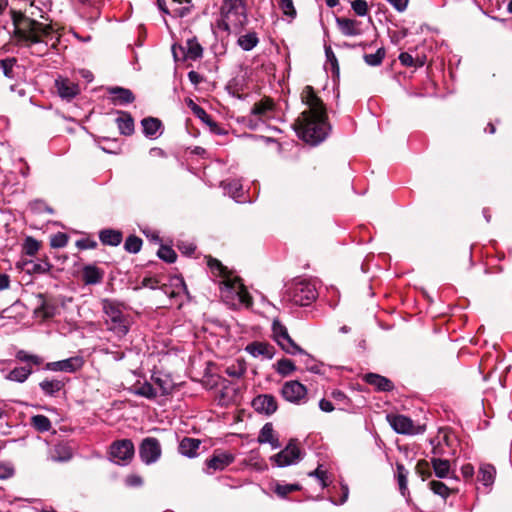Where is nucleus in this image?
Instances as JSON below:
<instances>
[{"instance_id": "f257e3e1", "label": "nucleus", "mask_w": 512, "mask_h": 512, "mask_svg": "<svg viewBox=\"0 0 512 512\" xmlns=\"http://www.w3.org/2000/svg\"><path fill=\"white\" fill-rule=\"evenodd\" d=\"M11 13L14 39L18 46L28 48L32 55L39 57L47 55L50 48H57L61 35L51 24H43L21 12Z\"/></svg>"}, {"instance_id": "f03ea898", "label": "nucleus", "mask_w": 512, "mask_h": 512, "mask_svg": "<svg viewBox=\"0 0 512 512\" xmlns=\"http://www.w3.org/2000/svg\"><path fill=\"white\" fill-rule=\"evenodd\" d=\"M301 100L307 108L294 124L295 131L303 141L317 145L325 140L330 131L326 108L313 87L309 85L303 88Z\"/></svg>"}, {"instance_id": "7ed1b4c3", "label": "nucleus", "mask_w": 512, "mask_h": 512, "mask_svg": "<svg viewBox=\"0 0 512 512\" xmlns=\"http://www.w3.org/2000/svg\"><path fill=\"white\" fill-rule=\"evenodd\" d=\"M207 265L213 276L221 278L219 289L221 297L227 303L237 300L239 304L246 306L252 304L251 297L238 276L215 258L208 257Z\"/></svg>"}, {"instance_id": "20e7f679", "label": "nucleus", "mask_w": 512, "mask_h": 512, "mask_svg": "<svg viewBox=\"0 0 512 512\" xmlns=\"http://www.w3.org/2000/svg\"><path fill=\"white\" fill-rule=\"evenodd\" d=\"M101 309L107 330L119 339L125 337L130 330L129 316L124 314L125 304L115 299L104 298L101 300Z\"/></svg>"}, {"instance_id": "39448f33", "label": "nucleus", "mask_w": 512, "mask_h": 512, "mask_svg": "<svg viewBox=\"0 0 512 512\" xmlns=\"http://www.w3.org/2000/svg\"><path fill=\"white\" fill-rule=\"evenodd\" d=\"M246 6L243 0H224L221 6L220 28L238 33L247 24Z\"/></svg>"}, {"instance_id": "423d86ee", "label": "nucleus", "mask_w": 512, "mask_h": 512, "mask_svg": "<svg viewBox=\"0 0 512 512\" xmlns=\"http://www.w3.org/2000/svg\"><path fill=\"white\" fill-rule=\"evenodd\" d=\"M317 295L315 285L307 280L295 281L288 290L289 299L300 306L309 305Z\"/></svg>"}, {"instance_id": "0eeeda50", "label": "nucleus", "mask_w": 512, "mask_h": 512, "mask_svg": "<svg viewBox=\"0 0 512 512\" xmlns=\"http://www.w3.org/2000/svg\"><path fill=\"white\" fill-rule=\"evenodd\" d=\"M272 336L286 353L291 355L303 354L307 357V360H310V356L293 341L286 326L279 320H274L272 323Z\"/></svg>"}, {"instance_id": "6e6552de", "label": "nucleus", "mask_w": 512, "mask_h": 512, "mask_svg": "<svg viewBox=\"0 0 512 512\" xmlns=\"http://www.w3.org/2000/svg\"><path fill=\"white\" fill-rule=\"evenodd\" d=\"M386 419L392 429L403 435H417L424 432L425 427L416 425L413 420L405 415L401 414H388Z\"/></svg>"}, {"instance_id": "1a4fd4ad", "label": "nucleus", "mask_w": 512, "mask_h": 512, "mask_svg": "<svg viewBox=\"0 0 512 512\" xmlns=\"http://www.w3.org/2000/svg\"><path fill=\"white\" fill-rule=\"evenodd\" d=\"M301 459V452L295 440H290L287 446L279 453L270 457L277 467H286L297 463Z\"/></svg>"}, {"instance_id": "9d476101", "label": "nucleus", "mask_w": 512, "mask_h": 512, "mask_svg": "<svg viewBox=\"0 0 512 512\" xmlns=\"http://www.w3.org/2000/svg\"><path fill=\"white\" fill-rule=\"evenodd\" d=\"M134 455V445L131 440L115 441L110 447V456L117 464H127Z\"/></svg>"}, {"instance_id": "9b49d317", "label": "nucleus", "mask_w": 512, "mask_h": 512, "mask_svg": "<svg viewBox=\"0 0 512 512\" xmlns=\"http://www.w3.org/2000/svg\"><path fill=\"white\" fill-rule=\"evenodd\" d=\"M161 453V445L158 439L154 437H147L142 440L139 447V455L145 464L150 465L158 461Z\"/></svg>"}, {"instance_id": "f8f14e48", "label": "nucleus", "mask_w": 512, "mask_h": 512, "mask_svg": "<svg viewBox=\"0 0 512 512\" xmlns=\"http://www.w3.org/2000/svg\"><path fill=\"white\" fill-rule=\"evenodd\" d=\"M283 398L294 404H301L306 400V387L296 380L287 381L281 389Z\"/></svg>"}, {"instance_id": "ddd939ff", "label": "nucleus", "mask_w": 512, "mask_h": 512, "mask_svg": "<svg viewBox=\"0 0 512 512\" xmlns=\"http://www.w3.org/2000/svg\"><path fill=\"white\" fill-rule=\"evenodd\" d=\"M84 365V359L81 356H73L68 359L49 362L46 364V369L51 371H63L74 373L80 370Z\"/></svg>"}, {"instance_id": "4468645a", "label": "nucleus", "mask_w": 512, "mask_h": 512, "mask_svg": "<svg viewBox=\"0 0 512 512\" xmlns=\"http://www.w3.org/2000/svg\"><path fill=\"white\" fill-rule=\"evenodd\" d=\"M252 407L258 413L271 415L276 412L278 405L276 398L271 394H262L256 396L252 401Z\"/></svg>"}, {"instance_id": "2eb2a0df", "label": "nucleus", "mask_w": 512, "mask_h": 512, "mask_svg": "<svg viewBox=\"0 0 512 512\" xmlns=\"http://www.w3.org/2000/svg\"><path fill=\"white\" fill-rule=\"evenodd\" d=\"M274 103L269 98L256 102L251 109V116L257 120H268L273 117Z\"/></svg>"}, {"instance_id": "dca6fc26", "label": "nucleus", "mask_w": 512, "mask_h": 512, "mask_svg": "<svg viewBox=\"0 0 512 512\" xmlns=\"http://www.w3.org/2000/svg\"><path fill=\"white\" fill-rule=\"evenodd\" d=\"M55 86L57 88L59 96L67 100L73 99L80 92L78 84L67 78L60 77L56 79Z\"/></svg>"}, {"instance_id": "f3484780", "label": "nucleus", "mask_w": 512, "mask_h": 512, "mask_svg": "<svg viewBox=\"0 0 512 512\" xmlns=\"http://www.w3.org/2000/svg\"><path fill=\"white\" fill-rule=\"evenodd\" d=\"M245 350L251 356L262 359H271L275 353L274 347L272 345L258 341L248 344Z\"/></svg>"}, {"instance_id": "a211bd4d", "label": "nucleus", "mask_w": 512, "mask_h": 512, "mask_svg": "<svg viewBox=\"0 0 512 512\" xmlns=\"http://www.w3.org/2000/svg\"><path fill=\"white\" fill-rule=\"evenodd\" d=\"M336 24L344 36H358L362 34L361 22L356 19L337 17Z\"/></svg>"}, {"instance_id": "6ab92c4d", "label": "nucleus", "mask_w": 512, "mask_h": 512, "mask_svg": "<svg viewBox=\"0 0 512 512\" xmlns=\"http://www.w3.org/2000/svg\"><path fill=\"white\" fill-rule=\"evenodd\" d=\"M234 459V455L229 452L215 451L212 457L208 459L206 463L208 469L216 471L225 469L228 465L233 463Z\"/></svg>"}, {"instance_id": "aec40b11", "label": "nucleus", "mask_w": 512, "mask_h": 512, "mask_svg": "<svg viewBox=\"0 0 512 512\" xmlns=\"http://www.w3.org/2000/svg\"><path fill=\"white\" fill-rule=\"evenodd\" d=\"M363 379L366 383L374 386L379 391H391L394 388L391 380L376 373H368L364 375Z\"/></svg>"}, {"instance_id": "412c9836", "label": "nucleus", "mask_w": 512, "mask_h": 512, "mask_svg": "<svg viewBox=\"0 0 512 512\" xmlns=\"http://www.w3.org/2000/svg\"><path fill=\"white\" fill-rule=\"evenodd\" d=\"M104 272L94 265H87L83 268L82 279L86 285L98 284L102 281Z\"/></svg>"}, {"instance_id": "4be33fe9", "label": "nucleus", "mask_w": 512, "mask_h": 512, "mask_svg": "<svg viewBox=\"0 0 512 512\" xmlns=\"http://www.w3.org/2000/svg\"><path fill=\"white\" fill-rule=\"evenodd\" d=\"M141 125L143 127V133L148 138H157L159 131L162 128V122L158 118L147 117L142 119Z\"/></svg>"}, {"instance_id": "5701e85b", "label": "nucleus", "mask_w": 512, "mask_h": 512, "mask_svg": "<svg viewBox=\"0 0 512 512\" xmlns=\"http://www.w3.org/2000/svg\"><path fill=\"white\" fill-rule=\"evenodd\" d=\"M179 49L182 51L184 59L197 60L203 54L201 45L195 39L187 40L185 46Z\"/></svg>"}, {"instance_id": "b1692460", "label": "nucleus", "mask_w": 512, "mask_h": 512, "mask_svg": "<svg viewBox=\"0 0 512 512\" xmlns=\"http://www.w3.org/2000/svg\"><path fill=\"white\" fill-rule=\"evenodd\" d=\"M200 444L201 442L198 439L185 437L179 444V452L183 456L193 458L197 455Z\"/></svg>"}, {"instance_id": "393cba45", "label": "nucleus", "mask_w": 512, "mask_h": 512, "mask_svg": "<svg viewBox=\"0 0 512 512\" xmlns=\"http://www.w3.org/2000/svg\"><path fill=\"white\" fill-rule=\"evenodd\" d=\"M110 95H113V101L118 104H128L134 101V95L131 90L122 87H112L108 89Z\"/></svg>"}, {"instance_id": "a878e982", "label": "nucleus", "mask_w": 512, "mask_h": 512, "mask_svg": "<svg viewBox=\"0 0 512 512\" xmlns=\"http://www.w3.org/2000/svg\"><path fill=\"white\" fill-rule=\"evenodd\" d=\"M99 239L104 245L118 246L122 241V233L114 229H104L100 231Z\"/></svg>"}, {"instance_id": "bb28decb", "label": "nucleus", "mask_w": 512, "mask_h": 512, "mask_svg": "<svg viewBox=\"0 0 512 512\" xmlns=\"http://www.w3.org/2000/svg\"><path fill=\"white\" fill-rule=\"evenodd\" d=\"M64 385V381L59 379H45L39 384L41 390L47 396H55L63 389Z\"/></svg>"}, {"instance_id": "cd10ccee", "label": "nucleus", "mask_w": 512, "mask_h": 512, "mask_svg": "<svg viewBox=\"0 0 512 512\" xmlns=\"http://www.w3.org/2000/svg\"><path fill=\"white\" fill-rule=\"evenodd\" d=\"M121 116L116 119L118 129L122 135L129 136L134 132V120L130 114L119 112Z\"/></svg>"}, {"instance_id": "c85d7f7f", "label": "nucleus", "mask_w": 512, "mask_h": 512, "mask_svg": "<svg viewBox=\"0 0 512 512\" xmlns=\"http://www.w3.org/2000/svg\"><path fill=\"white\" fill-rule=\"evenodd\" d=\"M496 470L490 464H482L478 472V480L485 486H491L494 483Z\"/></svg>"}, {"instance_id": "c756f323", "label": "nucleus", "mask_w": 512, "mask_h": 512, "mask_svg": "<svg viewBox=\"0 0 512 512\" xmlns=\"http://www.w3.org/2000/svg\"><path fill=\"white\" fill-rule=\"evenodd\" d=\"M258 43L259 38L257 36V33L254 31L241 35L237 40V44L244 51H251L258 45Z\"/></svg>"}, {"instance_id": "7c9ffc66", "label": "nucleus", "mask_w": 512, "mask_h": 512, "mask_svg": "<svg viewBox=\"0 0 512 512\" xmlns=\"http://www.w3.org/2000/svg\"><path fill=\"white\" fill-rule=\"evenodd\" d=\"M431 465L438 478H447L450 474V462L446 459L432 458Z\"/></svg>"}, {"instance_id": "2f4dec72", "label": "nucleus", "mask_w": 512, "mask_h": 512, "mask_svg": "<svg viewBox=\"0 0 512 512\" xmlns=\"http://www.w3.org/2000/svg\"><path fill=\"white\" fill-rule=\"evenodd\" d=\"M27 272L34 274H45L48 273L52 267L47 259H40L38 261H29L26 263Z\"/></svg>"}, {"instance_id": "473e14b6", "label": "nucleus", "mask_w": 512, "mask_h": 512, "mask_svg": "<svg viewBox=\"0 0 512 512\" xmlns=\"http://www.w3.org/2000/svg\"><path fill=\"white\" fill-rule=\"evenodd\" d=\"M431 491L446 500L451 493L455 492L454 489L449 488L446 484L438 480H432L428 484Z\"/></svg>"}, {"instance_id": "72a5a7b5", "label": "nucleus", "mask_w": 512, "mask_h": 512, "mask_svg": "<svg viewBox=\"0 0 512 512\" xmlns=\"http://www.w3.org/2000/svg\"><path fill=\"white\" fill-rule=\"evenodd\" d=\"M31 373L32 370L30 368L17 367L6 375V379L9 381L23 383L27 380Z\"/></svg>"}, {"instance_id": "f704fd0d", "label": "nucleus", "mask_w": 512, "mask_h": 512, "mask_svg": "<svg viewBox=\"0 0 512 512\" xmlns=\"http://www.w3.org/2000/svg\"><path fill=\"white\" fill-rule=\"evenodd\" d=\"M133 393L147 399H154L157 396L155 388L149 382H144L140 386L135 387Z\"/></svg>"}, {"instance_id": "c9c22d12", "label": "nucleus", "mask_w": 512, "mask_h": 512, "mask_svg": "<svg viewBox=\"0 0 512 512\" xmlns=\"http://www.w3.org/2000/svg\"><path fill=\"white\" fill-rule=\"evenodd\" d=\"M223 188L225 193H227L233 199L238 200L241 197L242 185L239 181L233 180L223 182Z\"/></svg>"}, {"instance_id": "e433bc0d", "label": "nucleus", "mask_w": 512, "mask_h": 512, "mask_svg": "<svg viewBox=\"0 0 512 512\" xmlns=\"http://www.w3.org/2000/svg\"><path fill=\"white\" fill-rule=\"evenodd\" d=\"M31 424L39 432H46L51 428V422L49 418L44 415L33 416L31 418Z\"/></svg>"}, {"instance_id": "4c0bfd02", "label": "nucleus", "mask_w": 512, "mask_h": 512, "mask_svg": "<svg viewBox=\"0 0 512 512\" xmlns=\"http://www.w3.org/2000/svg\"><path fill=\"white\" fill-rule=\"evenodd\" d=\"M396 469H397V480H398V484H399V489L401 491V494L404 496L408 491V488H407L408 471L405 469L404 465L400 464V463H397Z\"/></svg>"}, {"instance_id": "58836bf2", "label": "nucleus", "mask_w": 512, "mask_h": 512, "mask_svg": "<svg viewBox=\"0 0 512 512\" xmlns=\"http://www.w3.org/2000/svg\"><path fill=\"white\" fill-rule=\"evenodd\" d=\"M192 112L197 118H199L209 127L217 126V123L212 120L211 116L201 106L193 104Z\"/></svg>"}, {"instance_id": "ea45409f", "label": "nucleus", "mask_w": 512, "mask_h": 512, "mask_svg": "<svg viewBox=\"0 0 512 512\" xmlns=\"http://www.w3.org/2000/svg\"><path fill=\"white\" fill-rule=\"evenodd\" d=\"M17 60L14 57L0 60V69L7 78H14L13 69L16 66Z\"/></svg>"}, {"instance_id": "a19ab883", "label": "nucleus", "mask_w": 512, "mask_h": 512, "mask_svg": "<svg viewBox=\"0 0 512 512\" xmlns=\"http://www.w3.org/2000/svg\"><path fill=\"white\" fill-rule=\"evenodd\" d=\"M141 247L142 240L135 235H130L127 237L124 243V248L129 253H138L141 250Z\"/></svg>"}, {"instance_id": "79ce46f5", "label": "nucleus", "mask_w": 512, "mask_h": 512, "mask_svg": "<svg viewBox=\"0 0 512 512\" xmlns=\"http://www.w3.org/2000/svg\"><path fill=\"white\" fill-rule=\"evenodd\" d=\"M57 307L49 302H43L42 305L36 310L39 317L49 319L55 316Z\"/></svg>"}, {"instance_id": "37998d69", "label": "nucleus", "mask_w": 512, "mask_h": 512, "mask_svg": "<svg viewBox=\"0 0 512 512\" xmlns=\"http://www.w3.org/2000/svg\"><path fill=\"white\" fill-rule=\"evenodd\" d=\"M384 57H385L384 49L383 48H379L373 54H366V55H364V60L370 66H378V65H380L382 63Z\"/></svg>"}, {"instance_id": "c03bdc74", "label": "nucleus", "mask_w": 512, "mask_h": 512, "mask_svg": "<svg viewBox=\"0 0 512 512\" xmlns=\"http://www.w3.org/2000/svg\"><path fill=\"white\" fill-rule=\"evenodd\" d=\"M157 255L160 259L167 263H173L176 261L177 258L175 251L171 247L165 245H162L159 248Z\"/></svg>"}, {"instance_id": "a18cd8bd", "label": "nucleus", "mask_w": 512, "mask_h": 512, "mask_svg": "<svg viewBox=\"0 0 512 512\" xmlns=\"http://www.w3.org/2000/svg\"><path fill=\"white\" fill-rule=\"evenodd\" d=\"M296 369L294 363L290 359H280L277 362V372L283 376L289 375Z\"/></svg>"}, {"instance_id": "49530a36", "label": "nucleus", "mask_w": 512, "mask_h": 512, "mask_svg": "<svg viewBox=\"0 0 512 512\" xmlns=\"http://www.w3.org/2000/svg\"><path fill=\"white\" fill-rule=\"evenodd\" d=\"M273 436H274L273 425L271 423H266L260 430V433L258 436V442L261 444L271 442V441H273Z\"/></svg>"}, {"instance_id": "de8ad7c7", "label": "nucleus", "mask_w": 512, "mask_h": 512, "mask_svg": "<svg viewBox=\"0 0 512 512\" xmlns=\"http://www.w3.org/2000/svg\"><path fill=\"white\" fill-rule=\"evenodd\" d=\"M152 380L154 383L159 387L161 390L162 395H168L171 393L173 385L169 378H161V377H152Z\"/></svg>"}, {"instance_id": "09e8293b", "label": "nucleus", "mask_w": 512, "mask_h": 512, "mask_svg": "<svg viewBox=\"0 0 512 512\" xmlns=\"http://www.w3.org/2000/svg\"><path fill=\"white\" fill-rule=\"evenodd\" d=\"M300 489L298 484H277L275 487V493L281 497L285 498L288 494L297 491Z\"/></svg>"}, {"instance_id": "8fccbe9b", "label": "nucleus", "mask_w": 512, "mask_h": 512, "mask_svg": "<svg viewBox=\"0 0 512 512\" xmlns=\"http://www.w3.org/2000/svg\"><path fill=\"white\" fill-rule=\"evenodd\" d=\"M23 248L27 255L33 256L38 252L40 243L35 238L29 236L25 239Z\"/></svg>"}, {"instance_id": "3c124183", "label": "nucleus", "mask_w": 512, "mask_h": 512, "mask_svg": "<svg viewBox=\"0 0 512 512\" xmlns=\"http://www.w3.org/2000/svg\"><path fill=\"white\" fill-rule=\"evenodd\" d=\"M68 236L63 232H58L51 236L50 245L53 248H63L68 243Z\"/></svg>"}, {"instance_id": "603ef678", "label": "nucleus", "mask_w": 512, "mask_h": 512, "mask_svg": "<svg viewBox=\"0 0 512 512\" xmlns=\"http://www.w3.org/2000/svg\"><path fill=\"white\" fill-rule=\"evenodd\" d=\"M279 7L283 14L291 19L296 16V9L293 4V0H279Z\"/></svg>"}, {"instance_id": "864d4df0", "label": "nucleus", "mask_w": 512, "mask_h": 512, "mask_svg": "<svg viewBox=\"0 0 512 512\" xmlns=\"http://www.w3.org/2000/svg\"><path fill=\"white\" fill-rule=\"evenodd\" d=\"M17 359L23 362H30L35 365H40L42 363V359L37 355L28 354L27 352L20 350L16 355Z\"/></svg>"}, {"instance_id": "5fc2aeb1", "label": "nucleus", "mask_w": 512, "mask_h": 512, "mask_svg": "<svg viewBox=\"0 0 512 512\" xmlns=\"http://www.w3.org/2000/svg\"><path fill=\"white\" fill-rule=\"evenodd\" d=\"M351 7L358 16H365L368 13V4L365 0H354Z\"/></svg>"}, {"instance_id": "6e6d98bb", "label": "nucleus", "mask_w": 512, "mask_h": 512, "mask_svg": "<svg viewBox=\"0 0 512 512\" xmlns=\"http://www.w3.org/2000/svg\"><path fill=\"white\" fill-rule=\"evenodd\" d=\"M14 475V467L8 462H0V479H8Z\"/></svg>"}, {"instance_id": "4d7b16f0", "label": "nucleus", "mask_w": 512, "mask_h": 512, "mask_svg": "<svg viewBox=\"0 0 512 512\" xmlns=\"http://www.w3.org/2000/svg\"><path fill=\"white\" fill-rule=\"evenodd\" d=\"M416 470L423 480L431 475L429 463L425 460L419 461L417 463Z\"/></svg>"}, {"instance_id": "13d9d810", "label": "nucleus", "mask_w": 512, "mask_h": 512, "mask_svg": "<svg viewBox=\"0 0 512 512\" xmlns=\"http://www.w3.org/2000/svg\"><path fill=\"white\" fill-rule=\"evenodd\" d=\"M57 456L53 455L52 458L57 461H67L71 458V452L65 446H58L55 448Z\"/></svg>"}, {"instance_id": "bf43d9fd", "label": "nucleus", "mask_w": 512, "mask_h": 512, "mask_svg": "<svg viewBox=\"0 0 512 512\" xmlns=\"http://www.w3.org/2000/svg\"><path fill=\"white\" fill-rule=\"evenodd\" d=\"M308 475L310 477H316L321 482L322 487L327 486V472L322 470L321 466H318L314 471L309 472Z\"/></svg>"}, {"instance_id": "052dcab7", "label": "nucleus", "mask_w": 512, "mask_h": 512, "mask_svg": "<svg viewBox=\"0 0 512 512\" xmlns=\"http://www.w3.org/2000/svg\"><path fill=\"white\" fill-rule=\"evenodd\" d=\"M99 352L106 354V355H111L112 359L115 361H120L125 358V353L123 351H118V350L114 351L108 347H101L99 349Z\"/></svg>"}, {"instance_id": "680f3d73", "label": "nucleus", "mask_w": 512, "mask_h": 512, "mask_svg": "<svg viewBox=\"0 0 512 512\" xmlns=\"http://www.w3.org/2000/svg\"><path fill=\"white\" fill-rule=\"evenodd\" d=\"M396 11L404 12L407 7L409 0H386Z\"/></svg>"}, {"instance_id": "e2e57ef3", "label": "nucleus", "mask_w": 512, "mask_h": 512, "mask_svg": "<svg viewBox=\"0 0 512 512\" xmlns=\"http://www.w3.org/2000/svg\"><path fill=\"white\" fill-rule=\"evenodd\" d=\"M76 246L79 249H94L97 247V242L91 239H80L77 240Z\"/></svg>"}, {"instance_id": "0e129e2a", "label": "nucleus", "mask_w": 512, "mask_h": 512, "mask_svg": "<svg viewBox=\"0 0 512 512\" xmlns=\"http://www.w3.org/2000/svg\"><path fill=\"white\" fill-rule=\"evenodd\" d=\"M178 248L183 254H186V255H192L196 250V246L193 243H185V242L179 243Z\"/></svg>"}, {"instance_id": "69168bd1", "label": "nucleus", "mask_w": 512, "mask_h": 512, "mask_svg": "<svg viewBox=\"0 0 512 512\" xmlns=\"http://www.w3.org/2000/svg\"><path fill=\"white\" fill-rule=\"evenodd\" d=\"M399 60H400L401 64L404 66L411 67L414 65V59H413L412 55H410L407 52L401 53L399 55Z\"/></svg>"}, {"instance_id": "338daca9", "label": "nucleus", "mask_w": 512, "mask_h": 512, "mask_svg": "<svg viewBox=\"0 0 512 512\" xmlns=\"http://www.w3.org/2000/svg\"><path fill=\"white\" fill-rule=\"evenodd\" d=\"M331 396L334 400L343 402L344 404H347L349 402V399L347 398V396L340 390H334L331 393Z\"/></svg>"}, {"instance_id": "774afa93", "label": "nucleus", "mask_w": 512, "mask_h": 512, "mask_svg": "<svg viewBox=\"0 0 512 512\" xmlns=\"http://www.w3.org/2000/svg\"><path fill=\"white\" fill-rule=\"evenodd\" d=\"M128 486H140L142 485V478L137 475H130L125 480Z\"/></svg>"}]
</instances>
